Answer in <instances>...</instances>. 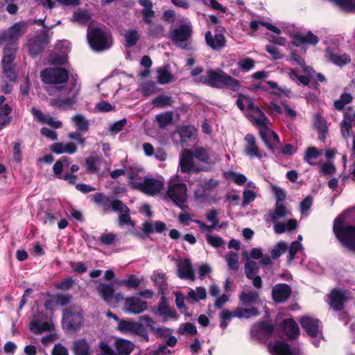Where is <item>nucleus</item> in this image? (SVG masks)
Masks as SVG:
<instances>
[{"label":"nucleus","mask_w":355,"mask_h":355,"mask_svg":"<svg viewBox=\"0 0 355 355\" xmlns=\"http://www.w3.org/2000/svg\"><path fill=\"white\" fill-rule=\"evenodd\" d=\"M29 25L26 21L16 22L0 34V40L15 43L26 33Z\"/></svg>","instance_id":"6"},{"label":"nucleus","mask_w":355,"mask_h":355,"mask_svg":"<svg viewBox=\"0 0 355 355\" xmlns=\"http://www.w3.org/2000/svg\"><path fill=\"white\" fill-rule=\"evenodd\" d=\"M246 116L259 129L268 125L270 121L258 106H254L246 111Z\"/></svg>","instance_id":"15"},{"label":"nucleus","mask_w":355,"mask_h":355,"mask_svg":"<svg viewBox=\"0 0 355 355\" xmlns=\"http://www.w3.org/2000/svg\"><path fill=\"white\" fill-rule=\"evenodd\" d=\"M178 132L182 142L186 141L187 139H194L197 137V130L192 125L183 126L179 129Z\"/></svg>","instance_id":"45"},{"label":"nucleus","mask_w":355,"mask_h":355,"mask_svg":"<svg viewBox=\"0 0 355 355\" xmlns=\"http://www.w3.org/2000/svg\"><path fill=\"white\" fill-rule=\"evenodd\" d=\"M269 351L272 355H300L298 349H291L287 344L280 341L275 342L272 345H270Z\"/></svg>","instance_id":"24"},{"label":"nucleus","mask_w":355,"mask_h":355,"mask_svg":"<svg viewBox=\"0 0 355 355\" xmlns=\"http://www.w3.org/2000/svg\"><path fill=\"white\" fill-rule=\"evenodd\" d=\"M164 182L162 178L157 179L154 178L146 177L144 178L141 184L137 190L149 196H156L160 193L164 188Z\"/></svg>","instance_id":"9"},{"label":"nucleus","mask_w":355,"mask_h":355,"mask_svg":"<svg viewBox=\"0 0 355 355\" xmlns=\"http://www.w3.org/2000/svg\"><path fill=\"white\" fill-rule=\"evenodd\" d=\"M193 27L191 23H182L178 26L171 28L168 37L173 44L185 50H191Z\"/></svg>","instance_id":"2"},{"label":"nucleus","mask_w":355,"mask_h":355,"mask_svg":"<svg viewBox=\"0 0 355 355\" xmlns=\"http://www.w3.org/2000/svg\"><path fill=\"white\" fill-rule=\"evenodd\" d=\"M259 314L257 309L254 307L251 308H242L237 307L236 309V318H250L252 316H256Z\"/></svg>","instance_id":"49"},{"label":"nucleus","mask_w":355,"mask_h":355,"mask_svg":"<svg viewBox=\"0 0 355 355\" xmlns=\"http://www.w3.org/2000/svg\"><path fill=\"white\" fill-rule=\"evenodd\" d=\"M297 227V222L295 219H289L285 222L276 223L274 225V231L277 234L285 232H291Z\"/></svg>","instance_id":"36"},{"label":"nucleus","mask_w":355,"mask_h":355,"mask_svg":"<svg viewBox=\"0 0 355 355\" xmlns=\"http://www.w3.org/2000/svg\"><path fill=\"white\" fill-rule=\"evenodd\" d=\"M29 329L33 333L40 334L45 331H53L54 324L51 320H47V316L45 314L38 313L33 316L29 324Z\"/></svg>","instance_id":"8"},{"label":"nucleus","mask_w":355,"mask_h":355,"mask_svg":"<svg viewBox=\"0 0 355 355\" xmlns=\"http://www.w3.org/2000/svg\"><path fill=\"white\" fill-rule=\"evenodd\" d=\"M323 151L319 150L313 146H310L306 148L304 160L310 165L314 166L317 164L315 160L322 155Z\"/></svg>","instance_id":"39"},{"label":"nucleus","mask_w":355,"mask_h":355,"mask_svg":"<svg viewBox=\"0 0 355 355\" xmlns=\"http://www.w3.org/2000/svg\"><path fill=\"white\" fill-rule=\"evenodd\" d=\"M96 290L107 304H112L114 293V287L112 284L101 283L97 286Z\"/></svg>","instance_id":"32"},{"label":"nucleus","mask_w":355,"mask_h":355,"mask_svg":"<svg viewBox=\"0 0 355 355\" xmlns=\"http://www.w3.org/2000/svg\"><path fill=\"white\" fill-rule=\"evenodd\" d=\"M193 156L198 161L209 165L214 164L218 160V156L209 148L202 146H198L194 149Z\"/></svg>","instance_id":"20"},{"label":"nucleus","mask_w":355,"mask_h":355,"mask_svg":"<svg viewBox=\"0 0 355 355\" xmlns=\"http://www.w3.org/2000/svg\"><path fill=\"white\" fill-rule=\"evenodd\" d=\"M90 46L95 51H102L111 47L112 38L108 31L89 26L87 35Z\"/></svg>","instance_id":"4"},{"label":"nucleus","mask_w":355,"mask_h":355,"mask_svg":"<svg viewBox=\"0 0 355 355\" xmlns=\"http://www.w3.org/2000/svg\"><path fill=\"white\" fill-rule=\"evenodd\" d=\"M163 198L172 201L175 205L183 208V205L187 201V187L178 175L171 177L167 182L166 193Z\"/></svg>","instance_id":"1"},{"label":"nucleus","mask_w":355,"mask_h":355,"mask_svg":"<svg viewBox=\"0 0 355 355\" xmlns=\"http://www.w3.org/2000/svg\"><path fill=\"white\" fill-rule=\"evenodd\" d=\"M302 328L313 338L320 336V322L318 320L309 316L302 317L300 320Z\"/></svg>","instance_id":"16"},{"label":"nucleus","mask_w":355,"mask_h":355,"mask_svg":"<svg viewBox=\"0 0 355 355\" xmlns=\"http://www.w3.org/2000/svg\"><path fill=\"white\" fill-rule=\"evenodd\" d=\"M351 298V294L348 291L334 289L329 295L330 306L335 310H340L344 302Z\"/></svg>","instance_id":"12"},{"label":"nucleus","mask_w":355,"mask_h":355,"mask_svg":"<svg viewBox=\"0 0 355 355\" xmlns=\"http://www.w3.org/2000/svg\"><path fill=\"white\" fill-rule=\"evenodd\" d=\"M294 39L302 44L315 45L319 42L318 36L311 31H309L306 34L297 33L294 36Z\"/></svg>","instance_id":"40"},{"label":"nucleus","mask_w":355,"mask_h":355,"mask_svg":"<svg viewBox=\"0 0 355 355\" xmlns=\"http://www.w3.org/2000/svg\"><path fill=\"white\" fill-rule=\"evenodd\" d=\"M193 153L184 149L180 155V166L182 172L190 173L198 171L193 162Z\"/></svg>","instance_id":"18"},{"label":"nucleus","mask_w":355,"mask_h":355,"mask_svg":"<svg viewBox=\"0 0 355 355\" xmlns=\"http://www.w3.org/2000/svg\"><path fill=\"white\" fill-rule=\"evenodd\" d=\"M110 210L114 211H118L119 213L129 212V209L122 202L117 200H111L110 199L107 205V208L106 209V211L105 212L109 211Z\"/></svg>","instance_id":"50"},{"label":"nucleus","mask_w":355,"mask_h":355,"mask_svg":"<svg viewBox=\"0 0 355 355\" xmlns=\"http://www.w3.org/2000/svg\"><path fill=\"white\" fill-rule=\"evenodd\" d=\"M283 330L290 338H296L300 331L297 324L291 318L286 319L284 321Z\"/></svg>","instance_id":"38"},{"label":"nucleus","mask_w":355,"mask_h":355,"mask_svg":"<svg viewBox=\"0 0 355 355\" xmlns=\"http://www.w3.org/2000/svg\"><path fill=\"white\" fill-rule=\"evenodd\" d=\"M245 141H246V146L245 147V153L250 157H257L261 159L266 156L264 152L259 150V147L256 144L255 137L251 135L248 134L245 137Z\"/></svg>","instance_id":"23"},{"label":"nucleus","mask_w":355,"mask_h":355,"mask_svg":"<svg viewBox=\"0 0 355 355\" xmlns=\"http://www.w3.org/2000/svg\"><path fill=\"white\" fill-rule=\"evenodd\" d=\"M76 355H91L89 346L85 340H78L73 344Z\"/></svg>","instance_id":"46"},{"label":"nucleus","mask_w":355,"mask_h":355,"mask_svg":"<svg viewBox=\"0 0 355 355\" xmlns=\"http://www.w3.org/2000/svg\"><path fill=\"white\" fill-rule=\"evenodd\" d=\"M239 108L246 114V111L254 106L253 100L245 95H239L236 101Z\"/></svg>","instance_id":"48"},{"label":"nucleus","mask_w":355,"mask_h":355,"mask_svg":"<svg viewBox=\"0 0 355 355\" xmlns=\"http://www.w3.org/2000/svg\"><path fill=\"white\" fill-rule=\"evenodd\" d=\"M205 40L207 45L213 49H220L225 44V38L223 35L216 34L213 36L210 31L206 32Z\"/></svg>","instance_id":"33"},{"label":"nucleus","mask_w":355,"mask_h":355,"mask_svg":"<svg viewBox=\"0 0 355 355\" xmlns=\"http://www.w3.org/2000/svg\"><path fill=\"white\" fill-rule=\"evenodd\" d=\"M177 333L180 335L193 336L196 334L197 329L194 324L190 322L182 323L180 325Z\"/></svg>","instance_id":"52"},{"label":"nucleus","mask_w":355,"mask_h":355,"mask_svg":"<svg viewBox=\"0 0 355 355\" xmlns=\"http://www.w3.org/2000/svg\"><path fill=\"white\" fill-rule=\"evenodd\" d=\"M344 216H338L334 224V231L341 243L347 249L355 252V227L343 226Z\"/></svg>","instance_id":"3"},{"label":"nucleus","mask_w":355,"mask_h":355,"mask_svg":"<svg viewBox=\"0 0 355 355\" xmlns=\"http://www.w3.org/2000/svg\"><path fill=\"white\" fill-rule=\"evenodd\" d=\"M239 254L236 252H231L228 253L225 257L229 269L232 270H237L239 267Z\"/></svg>","instance_id":"53"},{"label":"nucleus","mask_w":355,"mask_h":355,"mask_svg":"<svg viewBox=\"0 0 355 355\" xmlns=\"http://www.w3.org/2000/svg\"><path fill=\"white\" fill-rule=\"evenodd\" d=\"M53 92L50 93L49 94L53 95L55 96H58V98L51 99V103L53 106H57L59 107L67 108L73 105L76 101V98L74 95H71L69 92L67 94L65 93H60L62 90H50ZM64 92H67V90H64Z\"/></svg>","instance_id":"13"},{"label":"nucleus","mask_w":355,"mask_h":355,"mask_svg":"<svg viewBox=\"0 0 355 355\" xmlns=\"http://www.w3.org/2000/svg\"><path fill=\"white\" fill-rule=\"evenodd\" d=\"M259 134L266 146L270 150H274L279 144L278 135L266 125L259 129Z\"/></svg>","instance_id":"17"},{"label":"nucleus","mask_w":355,"mask_h":355,"mask_svg":"<svg viewBox=\"0 0 355 355\" xmlns=\"http://www.w3.org/2000/svg\"><path fill=\"white\" fill-rule=\"evenodd\" d=\"M5 97L0 96V130L3 129L6 125L10 123L11 116H10L12 108L8 103H5Z\"/></svg>","instance_id":"26"},{"label":"nucleus","mask_w":355,"mask_h":355,"mask_svg":"<svg viewBox=\"0 0 355 355\" xmlns=\"http://www.w3.org/2000/svg\"><path fill=\"white\" fill-rule=\"evenodd\" d=\"M72 121L81 132H87L89 129V121L82 114H76L73 116Z\"/></svg>","instance_id":"51"},{"label":"nucleus","mask_w":355,"mask_h":355,"mask_svg":"<svg viewBox=\"0 0 355 355\" xmlns=\"http://www.w3.org/2000/svg\"><path fill=\"white\" fill-rule=\"evenodd\" d=\"M166 230V225L162 221H155L154 223H144L143 224V231L146 234L153 232L162 233Z\"/></svg>","instance_id":"44"},{"label":"nucleus","mask_w":355,"mask_h":355,"mask_svg":"<svg viewBox=\"0 0 355 355\" xmlns=\"http://www.w3.org/2000/svg\"><path fill=\"white\" fill-rule=\"evenodd\" d=\"M101 161L98 157H89L85 160V166L87 171L91 173H96L98 171L97 164Z\"/></svg>","instance_id":"57"},{"label":"nucleus","mask_w":355,"mask_h":355,"mask_svg":"<svg viewBox=\"0 0 355 355\" xmlns=\"http://www.w3.org/2000/svg\"><path fill=\"white\" fill-rule=\"evenodd\" d=\"M69 162L68 159L66 157H62L60 160L57 161L53 165V172L56 176L59 178H62L61 172L63 170L64 166H68Z\"/></svg>","instance_id":"59"},{"label":"nucleus","mask_w":355,"mask_h":355,"mask_svg":"<svg viewBox=\"0 0 355 355\" xmlns=\"http://www.w3.org/2000/svg\"><path fill=\"white\" fill-rule=\"evenodd\" d=\"M126 42V46L131 47L135 46L139 40V35L136 30H129L124 34Z\"/></svg>","instance_id":"56"},{"label":"nucleus","mask_w":355,"mask_h":355,"mask_svg":"<svg viewBox=\"0 0 355 355\" xmlns=\"http://www.w3.org/2000/svg\"><path fill=\"white\" fill-rule=\"evenodd\" d=\"M239 298L243 305L250 306L257 303L259 293L255 291H243L241 293Z\"/></svg>","instance_id":"43"},{"label":"nucleus","mask_w":355,"mask_h":355,"mask_svg":"<svg viewBox=\"0 0 355 355\" xmlns=\"http://www.w3.org/2000/svg\"><path fill=\"white\" fill-rule=\"evenodd\" d=\"M118 329L121 333H132L140 334L144 331L143 324L139 322L121 320L118 324Z\"/></svg>","instance_id":"25"},{"label":"nucleus","mask_w":355,"mask_h":355,"mask_svg":"<svg viewBox=\"0 0 355 355\" xmlns=\"http://www.w3.org/2000/svg\"><path fill=\"white\" fill-rule=\"evenodd\" d=\"M71 296L69 294H58L53 295L49 300L44 303L46 309H51V304H56L60 306H64L70 303Z\"/></svg>","instance_id":"35"},{"label":"nucleus","mask_w":355,"mask_h":355,"mask_svg":"<svg viewBox=\"0 0 355 355\" xmlns=\"http://www.w3.org/2000/svg\"><path fill=\"white\" fill-rule=\"evenodd\" d=\"M327 56L332 61L334 64L342 66L349 63L351 61L350 56L346 53L343 55H337L331 52L328 48L326 51Z\"/></svg>","instance_id":"41"},{"label":"nucleus","mask_w":355,"mask_h":355,"mask_svg":"<svg viewBox=\"0 0 355 355\" xmlns=\"http://www.w3.org/2000/svg\"><path fill=\"white\" fill-rule=\"evenodd\" d=\"M291 215V211L286 206L279 202H276L275 208L268 214V218L273 223L278 220Z\"/></svg>","instance_id":"31"},{"label":"nucleus","mask_w":355,"mask_h":355,"mask_svg":"<svg viewBox=\"0 0 355 355\" xmlns=\"http://www.w3.org/2000/svg\"><path fill=\"white\" fill-rule=\"evenodd\" d=\"M188 297L193 302H198L207 297V291L204 287L198 286L195 289L189 288L187 291Z\"/></svg>","instance_id":"42"},{"label":"nucleus","mask_w":355,"mask_h":355,"mask_svg":"<svg viewBox=\"0 0 355 355\" xmlns=\"http://www.w3.org/2000/svg\"><path fill=\"white\" fill-rule=\"evenodd\" d=\"M118 240L117 235L108 232H103L98 238L99 242L105 245L114 244Z\"/></svg>","instance_id":"54"},{"label":"nucleus","mask_w":355,"mask_h":355,"mask_svg":"<svg viewBox=\"0 0 355 355\" xmlns=\"http://www.w3.org/2000/svg\"><path fill=\"white\" fill-rule=\"evenodd\" d=\"M40 76L43 82L49 84L65 83L68 80V73L63 68L51 67L41 71Z\"/></svg>","instance_id":"7"},{"label":"nucleus","mask_w":355,"mask_h":355,"mask_svg":"<svg viewBox=\"0 0 355 355\" xmlns=\"http://www.w3.org/2000/svg\"><path fill=\"white\" fill-rule=\"evenodd\" d=\"M334 1L346 11L352 12L355 10V0H334Z\"/></svg>","instance_id":"63"},{"label":"nucleus","mask_w":355,"mask_h":355,"mask_svg":"<svg viewBox=\"0 0 355 355\" xmlns=\"http://www.w3.org/2000/svg\"><path fill=\"white\" fill-rule=\"evenodd\" d=\"M273 331V327L267 322L255 324L252 326L251 334L253 336L261 338L263 336L270 335Z\"/></svg>","instance_id":"30"},{"label":"nucleus","mask_w":355,"mask_h":355,"mask_svg":"<svg viewBox=\"0 0 355 355\" xmlns=\"http://www.w3.org/2000/svg\"><path fill=\"white\" fill-rule=\"evenodd\" d=\"M177 275L180 279H186L191 281L195 280L194 271L189 259H184L178 261Z\"/></svg>","instance_id":"21"},{"label":"nucleus","mask_w":355,"mask_h":355,"mask_svg":"<svg viewBox=\"0 0 355 355\" xmlns=\"http://www.w3.org/2000/svg\"><path fill=\"white\" fill-rule=\"evenodd\" d=\"M157 74V83L161 85L167 84L173 81V76L168 65L158 68Z\"/></svg>","instance_id":"37"},{"label":"nucleus","mask_w":355,"mask_h":355,"mask_svg":"<svg viewBox=\"0 0 355 355\" xmlns=\"http://www.w3.org/2000/svg\"><path fill=\"white\" fill-rule=\"evenodd\" d=\"M148 35L152 37H159L163 35L164 26L162 24H154L153 21L148 24Z\"/></svg>","instance_id":"55"},{"label":"nucleus","mask_w":355,"mask_h":355,"mask_svg":"<svg viewBox=\"0 0 355 355\" xmlns=\"http://www.w3.org/2000/svg\"><path fill=\"white\" fill-rule=\"evenodd\" d=\"M15 57L3 55L1 61L3 67V79L8 87L9 82H14L16 79V73L13 66V60Z\"/></svg>","instance_id":"14"},{"label":"nucleus","mask_w":355,"mask_h":355,"mask_svg":"<svg viewBox=\"0 0 355 355\" xmlns=\"http://www.w3.org/2000/svg\"><path fill=\"white\" fill-rule=\"evenodd\" d=\"M114 345L120 355H129L135 348V345L131 341L120 338L115 339Z\"/></svg>","instance_id":"29"},{"label":"nucleus","mask_w":355,"mask_h":355,"mask_svg":"<svg viewBox=\"0 0 355 355\" xmlns=\"http://www.w3.org/2000/svg\"><path fill=\"white\" fill-rule=\"evenodd\" d=\"M290 295L291 288L285 284H277L272 289V297L277 302H284Z\"/></svg>","instance_id":"28"},{"label":"nucleus","mask_w":355,"mask_h":355,"mask_svg":"<svg viewBox=\"0 0 355 355\" xmlns=\"http://www.w3.org/2000/svg\"><path fill=\"white\" fill-rule=\"evenodd\" d=\"M173 115L171 112H164L157 115L156 119L160 127H164L172 121Z\"/></svg>","instance_id":"62"},{"label":"nucleus","mask_w":355,"mask_h":355,"mask_svg":"<svg viewBox=\"0 0 355 355\" xmlns=\"http://www.w3.org/2000/svg\"><path fill=\"white\" fill-rule=\"evenodd\" d=\"M83 318L79 312L66 310L62 318L64 329L68 331L76 330L82 324Z\"/></svg>","instance_id":"10"},{"label":"nucleus","mask_w":355,"mask_h":355,"mask_svg":"<svg viewBox=\"0 0 355 355\" xmlns=\"http://www.w3.org/2000/svg\"><path fill=\"white\" fill-rule=\"evenodd\" d=\"M50 150L57 155L62 153L74 154L77 150V147L73 142H57L50 146Z\"/></svg>","instance_id":"27"},{"label":"nucleus","mask_w":355,"mask_h":355,"mask_svg":"<svg viewBox=\"0 0 355 355\" xmlns=\"http://www.w3.org/2000/svg\"><path fill=\"white\" fill-rule=\"evenodd\" d=\"M145 174L144 169L138 165H133L128 168V175L129 183L132 188L138 189V184H141L143 182V176Z\"/></svg>","instance_id":"22"},{"label":"nucleus","mask_w":355,"mask_h":355,"mask_svg":"<svg viewBox=\"0 0 355 355\" xmlns=\"http://www.w3.org/2000/svg\"><path fill=\"white\" fill-rule=\"evenodd\" d=\"M355 120V113L353 117L350 116L345 115L344 119L341 123V132L343 136L346 138L350 135V131L352 129L354 125V121Z\"/></svg>","instance_id":"47"},{"label":"nucleus","mask_w":355,"mask_h":355,"mask_svg":"<svg viewBox=\"0 0 355 355\" xmlns=\"http://www.w3.org/2000/svg\"><path fill=\"white\" fill-rule=\"evenodd\" d=\"M89 19V15L87 12L78 10L73 13L72 20L79 24H85Z\"/></svg>","instance_id":"64"},{"label":"nucleus","mask_w":355,"mask_h":355,"mask_svg":"<svg viewBox=\"0 0 355 355\" xmlns=\"http://www.w3.org/2000/svg\"><path fill=\"white\" fill-rule=\"evenodd\" d=\"M226 177L231 179L238 185H243L246 181V177L241 174L233 171H229L226 173Z\"/></svg>","instance_id":"61"},{"label":"nucleus","mask_w":355,"mask_h":355,"mask_svg":"<svg viewBox=\"0 0 355 355\" xmlns=\"http://www.w3.org/2000/svg\"><path fill=\"white\" fill-rule=\"evenodd\" d=\"M200 81L213 87H217L220 85L231 87L239 86L236 79L219 69L207 71L206 74L200 77Z\"/></svg>","instance_id":"5"},{"label":"nucleus","mask_w":355,"mask_h":355,"mask_svg":"<svg viewBox=\"0 0 355 355\" xmlns=\"http://www.w3.org/2000/svg\"><path fill=\"white\" fill-rule=\"evenodd\" d=\"M148 308L146 302L139 297H131L124 300L123 311L128 313L139 314Z\"/></svg>","instance_id":"11"},{"label":"nucleus","mask_w":355,"mask_h":355,"mask_svg":"<svg viewBox=\"0 0 355 355\" xmlns=\"http://www.w3.org/2000/svg\"><path fill=\"white\" fill-rule=\"evenodd\" d=\"M49 37L45 34H40L31 39L28 42L30 53L35 56L40 53L49 43Z\"/></svg>","instance_id":"19"},{"label":"nucleus","mask_w":355,"mask_h":355,"mask_svg":"<svg viewBox=\"0 0 355 355\" xmlns=\"http://www.w3.org/2000/svg\"><path fill=\"white\" fill-rule=\"evenodd\" d=\"M245 274L248 278L252 279L258 271L257 264L255 261H247L245 266Z\"/></svg>","instance_id":"60"},{"label":"nucleus","mask_w":355,"mask_h":355,"mask_svg":"<svg viewBox=\"0 0 355 355\" xmlns=\"http://www.w3.org/2000/svg\"><path fill=\"white\" fill-rule=\"evenodd\" d=\"M352 100V96L349 93H343L339 99L334 101V107L338 110L343 109L346 104L350 103Z\"/></svg>","instance_id":"58"},{"label":"nucleus","mask_w":355,"mask_h":355,"mask_svg":"<svg viewBox=\"0 0 355 355\" xmlns=\"http://www.w3.org/2000/svg\"><path fill=\"white\" fill-rule=\"evenodd\" d=\"M157 311L159 314L163 317V320L164 322L170 318H177L175 311L168 306L164 297H162L161 299V302L157 307Z\"/></svg>","instance_id":"34"}]
</instances>
